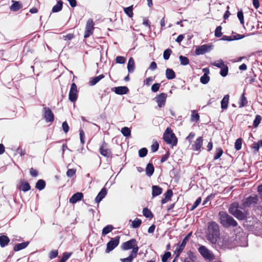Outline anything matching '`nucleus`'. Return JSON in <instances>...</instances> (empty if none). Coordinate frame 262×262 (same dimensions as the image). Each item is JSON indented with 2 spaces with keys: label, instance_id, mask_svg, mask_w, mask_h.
Returning <instances> with one entry per match:
<instances>
[{
  "label": "nucleus",
  "instance_id": "obj_1",
  "mask_svg": "<svg viewBox=\"0 0 262 262\" xmlns=\"http://www.w3.org/2000/svg\"><path fill=\"white\" fill-rule=\"evenodd\" d=\"M242 241L246 242L245 234L243 233H238V234H236L235 237H230L228 235H224L217 240L216 244L221 248H232L234 247L236 244L243 246L245 245H242L241 243Z\"/></svg>",
  "mask_w": 262,
  "mask_h": 262
},
{
  "label": "nucleus",
  "instance_id": "obj_2",
  "mask_svg": "<svg viewBox=\"0 0 262 262\" xmlns=\"http://www.w3.org/2000/svg\"><path fill=\"white\" fill-rule=\"evenodd\" d=\"M229 212L236 219L241 220L245 219L248 215V211L243 208L242 205H239L237 203H232L229 208Z\"/></svg>",
  "mask_w": 262,
  "mask_h": 262
},
{
  "label": "nucleus",
  "instance_id": "obj_3",
  "mask_svg": "<svg viewBox=\"0 0 262 262\" xmlns=\"http://www.w3.org/2000/svg\"><path fill=\"white\" fill-rule=\"evenodd\" d=\"M219 226L215 222H212L209 224L207 238L212 244H216L219 239Z\"/></svg>",
  "mask_w": 262,
  "mask_h": 262
},
{
  "label": "nucleus",
  "instance_id": "obj_4",
  "mask_svg": "<svg viewBox=\"0 0 262 262\" xmlns=\"http://www.w3.org/2000/svg\"><path fill=\"white\" fill-rule=\"evenodd\" d=\"M219 216L220 223L225 227H235L237 225V222L225 211L220 212Z\"/></svg>",
  "mask_w": 262,
  "mask_h": 262
},
{
  "label": "nucleus",
  "instance_id": "obj_5",
  "mask_svg": "<svg viewBox=\"0 0 262 262\" xmlns=\"http://www.w3.org/2000/svg\"><path fill=\"white\" fill-rule=\"evenodd\" d=\"M163 139L166 143L171 145L172 146H176L177 144V138L169 127H167L164 133Z\"/></svg>",
  "mask_w": 262,
  "mask_h": 262
},
{
  "label": "nucleus",
  "instance_id": "obj_6",
  "mask_svg": "<svg viewBox=\"0 0 262 262\" xmlns=\"http://www.w3.org/2000/svg\"><path fill=\"white\" fill-rule=\"evenodd\" d=\"M121 248L123 250H128L132 249L130 254L137 255L139 250L137 241L135 239L132 238L129 241L123 243Z\"/></svg>",
  "mask_w": 262,
  "mask_h": 262
},
{
  "label": "nucleus",
  "instance_id": "obj_7",
  "mask_svg": "<svg viewBox=\"0 0 262 262\" xmlns=\"http://www.w3.org/2000/svg\"><path fill=\"white\" fill-rule=\"evenodd\" d=\"M202 256L209 260H213L215 259V256L211 251L209 250L205 246H201L198 249Z\"/></svg>",
  "mask_w": 262,
  "mask_h": 262
},
{
  "label": "nucleus",
  "instance_id": "obj_8",
  "mask_svg": "<svg viewBox=\"0 0 262 262\" xmlns=\"http://www.w3.org/2000/svg\"><path fill=\"white\" fill-rule=\"evenodd\" d=\"M120 236H117L114 238H111V241L107 243L105 253H108L114 250L119 244Z\"/></svg>",
  "mask_w": 262,
  "mask_h": 262
},
{
  "label": "nucleus",
  "instance_id": "obj_9",
  "mask_svg": "<svg viewBox=\"0 0 262 262\" xmlns=\"http://www.w3.org/2000/svg\"><path fill=\"white\" fill-rule=\"evenodd\" d=\"M258 200L256 195L250 196L246 199L242 203V206L244 209L254 206L257 203Z\"/></svg>",
  "mask_w": 262,
  "mask_h": 262
},
{
  "label": "nucleus",
  "instance_id": "obj_10",
  "mask_svg": "<svg viewBox=\"0 0 262 262\" xmlns=\"http://www.w3.org/2000/svg\"><path fill=\"white\" fill-rule=\"evenodd\" d=\"M94 23L92 19H89L86 22L85 32H84V38H88L93 33L94 29Z\"/></svg>",
  "mask_w": 262,
  "mask_h": 262
},
{
  "label": "nucleus",
  "instance_id": "obj_11",
  "mask_svg": "<svg viewBox=\"0 0 262 262\" xmlns=\"http://www.w3.org/2000/svg\"><path fill=\"white\" fill-rule=\"evenodd\" d=\"M78 90L76 84L73 83L71 84V89L69 92V98L71 102H75L77 99Z\"/></svg>",
  "mask_w": 262,
  "mask_h": 262
},
{
  "label": "nucleus",
  "instance_id": "obj_12",
  "mask_svg": "<svg viewBox=\"0 0 262 262\" xmlns=\"http://www.w3.org/2000/svg\"><path fill=\"white\" fill-rule=\"evenodd\" d=\"M99 151L100 154L104 157H109L111 155V150L109 148L108 144L104 141L100 146Z\"/></svg>",
  "mask_w": 262,
  "mask_h": 262
},
{
  "label": "nucleus",
  "instance_id": "obj_13",
  "mask_svg": "<svg viewBox=\"0 0 262 262\" xmlns=\"http://www.w3.org/2000/svg\"><path fill=\"white\" fill-rule=\"evenodd\" d=\"M212 49V46L209 45H203L200 47H198L195 51V54L202 55L206 52L210 51Z\"/></svg>",
  "mask_w": 262,
  "mask_h": 262
},
{
  "label": "nucleus",
  "instance_id": "obj_14",
  "mask_svg": "<svg viewBox=\"0 0 262 262\" xmlns=\"http://www.w3.org/2000/svg\"><path fill=\"white\" fill-rule=\"evenodd\" d=\"M167 95L165 93H161L155 98L156 101L159 107H163L165 104Z\"/></svg>",
  "mask_w": 262,
  "mask_h": 262
},
{
  "label": "nucleus",
  "instance_id": "obj_15",
  "mask_svg": "<svg viewBox=\"0 0 262 262\" xmlns=\"http://www.w3.org/2000/svg\"><path fill=\"white\" fill-rule=\"evenodd\" d=\"M43 113L44 118L47 122H53L54 121V114L51 109L49 107H45L43 108Z\"/></svg>",
  "mask_w": 262,
  "mask_h": 262
},
{
  "label": "nucleus",
  "instance_id": "obj_16",
  "mask_svg": "<svg viewBox=\"0 0 262 262\" xmlns=\"http://www.w3.org/2000/svg\"><path fill=\"white\" fill-rule=\"evenodd\" d=\"M187 237H185L182 243L180 244V245H177V248L175 250V253L177 254H176V258H178L179 257V256H180L181 253L182 252V251L183 250V249H184L185 246H186V244L187 242Z\"/></svg>",
  "mask_w": 262,
  "mask_h": 262
},
{
  "label": "nucleus",
  "instance_id": "obj_17",
  "mask_svg": "<svg viewBox=\"0 0 262 262\" xmlns=\"http://www.w3.org/2000/svg\"><path fill=\"white\" fill-rule=\"evenodd\" d=\"M203 138L202 137H199L192 145V149L196 151L199 150L203 145Z\"/></svg>",
  "mask_w": 262,
  "mask_h": 262
},
{
  "label": "nucleus",
  "instance_id": "obj_18",
  "mask_svg": "<svg viewBox=\"0 0 262 262\" xmlns=\"http://www.w3.org/2000/svg\"><path fill=\"white\" fill-rule=\"evenodd\" d=\"M83 196V193L81 192H77L73 194L70 199L69 202L72 204H75L78 201H80Z\"/></svg>",
  "mask_w": 262,
  "mask_h": 262
},
{
  "label": "nucleus",
  "instance_id": "obj_19",
  "mask_svg": "<svg viewBox=\"0 0 262 262\" xmlns=\"http://www.w3.org/2000/svg\"><path fill=\"white\" fill-rule=\"evenodd\" d=\"M107 194V190L106 188H103L99 193L98 194L95 198V202L97 203L100 202V201Z\"/></svg>",
  "mask_w": 262,
  "mask_h": 262
},
{
  "label": "nucleus",
  "instance_id": "obj_20",
  "mask_svg": "<svg viewBox=\"0 0 262 262\" xmlns=\"http://www.w3.org/2000/svg\"><path fill=\"white\" fill-rule=\"evenodd\" d=\"M128 91V89L126 86H118L115 88V92L119 95H123L126 94Z\"/></svg>",
  "mask_w": 262,
  "mask_h": 262
},
{
  "label": "nucleus",
  "instance_id": "obj_21",
  "mask_svg": "<svg viewBox=\"0 0 262 262\" xmlns=\"http://www.w3.org/2000/svg\"><path fill=\"white\" fill-rule=\"evenodd\" d=\"M162 192V188L158 186H152V197L159 195Z\"/></svg>",
  "mask_w": 262,
  "mask_h": 262
},
{
  "label": "nucleus",
  "instance_id": "obj_22",
  "mask_svg": "<svg viewBox=\"0 0 262 262\" xmlns=\"http://www.w3.org/2000/svg\"><path fill=\"white\" fill-rule=\"evenodd\" d=\"M229 96L225 95L221 101V107L223 110H226L228 107L229 103Z\"/></svg>",
  "mask_w": 262,
  "mask_h": 262
},
{
  "label": "nucleus",
  "instance_id": "obj_23",
  "mask_svg": "<svg viewBox=\"0 0 262 262\" xmlns=\"http://www.w3.org/2000/svg\"><path fill=\"white\" fill-rule=\"evenodd\" d=\"M135 69V62L134 60L132 57H130L127 63V70L128 72L132 73L134 72Z\"/></svg>",
  "mask_w": 262,
  "mask_h": 262
},
{
  "label": "nucleus",
  "instance_id": "obj_24",
  "mask_svg": "<svg viewBox=\"0 0 262 262\" xmlns=\"http://www.w3.org/2000/svg\"><path fill=\"white\" fill-rule=\"evenodd\" d=\"M29 242H24L20 244H16L14 247V250L15 251H18L22 250L28 246Z\"/></svg>",
  "mask_w": 262,
  "mask_h": 262
},
{
  "label": "nucleus",
  "instance_id": "obj_25",
  "mask_svg": "<svg viewBox=\"0 0 262 262\" xmlns=\"http://www.w3.org/2000/svg\"><path fill=\"white\" fill-rule=\"evenodd\" d=\"M10 240L9 238L5 235L0 236V245L2 247H4L8 245Z\"/></svg>",
  "mask_w": 262,
  "mask_h": 262
},
{
  "label": "nucleus",
  "instance_id": "obj_26",
  "mask_svg": "<svg viewBox=\"0 0 262 262\" xmlns=\"http://www.w3.org/2000/svg\"><path fill=\"white\" fill-rule=\"evenodd\" d=\"M166 77L168 79H173L176 77V74L173 70L167 69L166 70Z\"/></svg>",
  "mask_w": 262,
  "mask_h": 262
},
{
  "label": "nucleus",
  "instance_id": "obj_27",
  "mask_svg": "<svg viewBox=\"0 0 262 262\" xmlns=\"http://www.w3.org/2000/svg\"><path fill=\"white\" fill-rule=\"evenodd\" d=\"M154 172V167L152 164L148 163L146 167V174L150 177Z\"/></svg>",
  "mask_w": 262,
  "mask_h": 262
},
{
  "label": "nucleus",
  "instance_id": "obj_28",
  "mask_svg": "<svg viewBox=\"0 0 262 262\" xmlns=\"http://www.w3.org/2000/svg\"><path fill=\"white\" fill-rule=\"evenodd\" d=\"M21 4L18 2H15L11 6L10 9L13 11H17L21 8Z\"/></svg>",
  "mask_w": 262,
  "mask_h": 262
},
{
  "label": "nucleus",
  "instance_id": "obj_29",
  "mask_svg": "<svg viewBox=\"0 0 262 262\" xmlns=\"http://www.w3.org/2000/svg\"><path fill=\"white\" fill-rule=\"evenodd\" d=\"M62 2L61 1H58L56 5H55L52 8L53 12H58L62 9Z\"/></svg>",
  "mask_w": 262,
  "mask_h": 262
},
{
  "label": "nucleus",
  "instance_id": "obj_30",
  "mask_svg": "<svg viewBox=\"0 0 262 262\" xmlns=\"http://www.w3.org/2000/svg\"><path fill=\"white\" fill-rule=\"evenodd\" d=\"M45 186H46V183L45 182V181H43V180H38L36 184V186L35 187L41 190H42L43 189H44V188L45 187Z\"/></svg>",
  "mask_w": 262,
  "mask_h": 262
},
{
  "label": "nucleus",
  "instance_id": "obj_31",
  "mask_svg": "<svg viewBox=\"0 0 262 262\" xmlns=\"http://www.w3.org/2000/svg\"><path fill=\"white\" fill-rule=\"evenodd\" d=\"M30 188V185L27 182H23L20 184V189L24 192L29 190Z\"/></svg>",
  "mask_w": 262,
  "mask_h": 262
},
{
  "label": "nucleus",
  "instance_id": "obj_32",
  "mask_svg": "<svg viewBox=\"0 0 262 262\" xmlns=\"http://www.w3.org/2000/svg\"><path fill=\"white\" fill-rule=\"evenodd\" d=\"M104 78V75L101 74L97 77H95L93 78L92 80L90 81L91 85H94L96 84L98 82H99L101 79Z\"/></svg>",
  "mask_w": 262,
  "mask_h": 262
},
{
  "label": "nucleus",
  "instance_id": "obj_33",
  "mask_svg": "<svg viewBox=\"0 0 262 262\" xmlns=\"http://www.w3.org/2000/svg\"><path fill=\"white\" fill-rule=\"evenodd\" d=\"M133 6L132 5L128 7L124 8V12L129 17H132L133 16Z\"/></svg>",
  "mask_w": 262,
  "mask_h": 262
},
{
  "label": "nucleus",
  "instance_id": "obj_34",
  "mask_svg": "<svg viewBox=\"0 0 262 262\" xmlns=\"http://www.w3.org/2000/svg\"><path fill=\"white\" fill-rule=\"evenodd\" d=\"M113 228H114L112 225H107L102 229V234L103 235H105L106 234L111 232Z\"/></svg>",
  "mask_w": 262,
  "mask_h": 262
},
{
  "label": "nucleus",
  "instance_id": "obj_35",
  "mask_svg": "<svg viewBox=\"0 0 262 262\" xmlns=\"http://www.w3.org/2000/svg\"><path fill=\"white\" fill-rule=\"evenodd\" d=\"M211 64L216 67L219 68H222L224 66H225L224 62L222 59H220L217 61H215L212 62L211 63Z\"/></svg>",
  "mask_w": 262,
  "mask_h": 262
},
{
  "label": "nucleus",
  "instance_id": "obj_36",
  "mask_svg": "<svg viewBox=\"0 0 262 262\" xmlns=\"http://www.w3.org/2000/svg\"><path fill=\"white\" fill-rule=\"evenodd\" d=\"M137 257V255L130 254L127 257L121 258L122 262H132L133 259Z\"/></svg>",
  "mask_w": 262,
  "mask_h": 262
},
{
  "label": "nucleus",
  "instance_id": "obj_37",
  "mask_svg": "<svg viewBox=\"0 0 262 262\" xmlns=\"http://www.w3.org/2000/svg\"><path fill=\"white\" fill-rule=\"evenodd\" d=\"M141 223V220L138 218H136L134 221L132 222V227L133 228H137L140 227Z\"/></svg>",
  "mask_w": 262,
  "mask_h": 262
},
{
  "label": "nucleus",
  "instance_id": "obj_38",
  "mask_svg": "<svg viewBox=\"0 0 262 262\" xmlns=\"http://www.w3.org/2000/svg\"><path fill=\"white\" fill-rule=\"evenodd\" d=\"M200 119L199 115L195 111H191V121H197Z\"/></svg>",
  "mask_w": 262,
  "mask_h": 262
},
{
  "label": "nucleus",
  "instance_id": "obj_39",
  "mask_svg": "<svg viewBox=\"0 0 262 262\" xmlns=\"http://www.w3.org/2000/svg\"><path fill=\"white\" fill-rule=\"evenodd\" d=\"M248 103L247 100L245 97L244 94H243L241 97V101L239 102V107H243L245 106Z\"/></svg>",
  "mask_w": 262,
  "mask_h": 262
},
{
  "label": "nucleus",
  "instance_id": "obj_40",
  "mask_svg": "<svg viewBox=\"0 0 262 262\" xmlns=\"http://www.w3.org/2000/svg\"><path fill=\"white\" fill-rule=\"evenodd\" d=\"M210 80V77L207 74H204L200 78V81L202 83L206 84L208 83Z\"/></svg>",
  "mask_w": 262,
  "mask_h": 262
},
{
  "label": "nucleus",
  "instance_id": "obj_41",
  "mask_svg": "<svg viewBox=\"0 0 262 262\" xmlns=\"http://www.w3.org/2000/svg\"><path fill=\"white\" fill-rule=\"evenodd\" d=\"M143 214L146 217L151 218L153 216L152 212L147 208L143 209Z\"/></svg>",
  "mask_w": 262,
  "mask_h": 262
},
{
  "label": "nucleus",
  "instance_id": "obj_42",
  "mask_svg": "<svg viewBox=\"0 0 262 262\" xmlns=\"http://www.w3.org/2000/svg\"><path fill=\"white\" fill-rule=\"evenodd\" d=\"M179 58L181 64L186 66L189 64V61L187 57L181 55Z\"/></svg>",
  "mask_w": 262,
  "mask_h": 262
},
{
  "label": "nucleus",
  "instance_id": "obj_43",
  "mask_svg": "<svg viewBox=\"0 0 262 262\" xmlns=\"http://www.w3.org/2000/svg\"><path fill=\"white\" fill-rule=\"evenodd\" d=\"M223 150L221 148H218L216 149L214 157V160H217L220 158L223 154Z\"/></svg>",
  "mask_w": 262,
  "mask_h": 262
},
{
  "label": "nucleus",
  "instance_id": "obj_44",
  "mask_svg": "<svg viewBox=\"0 0 262 262\" xmlns=\"http://www.w3.org/2000/svg\"><path fill=\"white\" fill-rule=\"evenodd\" d=\"M228 73V68L227 66L225 65L221 68V70L220 71V74L223 77H225L227 75Z\"/></svg>",
  "mask_w": 262,
  "mask_h": 262
},
{
  "label": "nucleus",
  "instance_id": "obj_45",
  "mask_svg": "<svg viewBox=\"0 0 262 262\" xmlns=\"http://www.w3.org/2000/svg\"><path fill=\"white\" fill-rule=\"evenodd\" d=\"M122 134L125 137H129L130 135V130L127 127H124L121 129Z\"/></svg>",
  "mask_w": 262,
  "mask_h": 262
},
{
  "label": "nucleus",
  "instance_id": "obj_46",
  "mask_svg": "<svg viewBox=\"0 0 262 262\" xmlns=\"http://www.w3.org/2000/svg\"><path fill=\"white\" fill-rule=\"evenodd\" d=\"M172 53L171 50L167 49L164 51L163 58L165 60H168L169 58L170 54Z\"/></svg>",
  "mask_w": 262,
  "mask_h": 262
},
{
  "label": "nucleus",
  "instance_id": "obj_47",
  "mask_svg": "<svg viewBox=\"0 0 262 262\" xmlns=\"http://www.w3.org/2000/svg\"><path fill=\"white\" fill-rule=\"evenodd\" d=\"M242 140L241 138L237 139L235 142V148L237 150H239L242 148Z\"/></svg>",
  "mask_w": 262,
  "mask_h": 262
},
{
  "label": "nucleus",
  "instance_id": "obj_48",
  "mask_svg": "<svg viewBox=\"0 0 262 262\" xmlns=\"http://www.w3.org/2000/svg\"><path fill=\"white\" fill-rule=\"evenodd\" d=\"M126 61V58L123 56H118L116 58V62L117 63L123 64Z\"/></svg>",
  "mask_w": 262,
  "mask_h": 262
},
{
  "label": "nucleus",
  "instance_id": "obj_49",
  "mask_svg": "<svg viewBox=\"0 0 262 262\" xmlns=\"http://www.w3.org/2000/svg\"><path fill=\"white\" fill-rule=\"evenodd\" d=\"M147 153V150L145 148H142L140 149L139 151V156L141 157H144Z\"/></svg>",
  "mask_w": 262,
  "mask_h": 262
},
{
  "label": "nucleus",
  "instance_id": "obj_50",
  "mask_svg": "<svg viewBox=\"0 0 262 262\" xmlns=\"http://www.w3.org/2000/svg\"><path fill=\"white\" fill-rule=\"evenodd\" d=\"M222 27L221 26H218L216 28L215 30V36L217 37H220L222 36Z\"/></svg>",
  "mask_w": 262,
  "mask_h": 262
},
{
  "label": "nucleus",
  "instance_id": "obj_51",
  "mask_svg": "<svg viewBox=\"0 0 262 262\" xmlns=\"http://www.w3.org/2000/svg\"><path fill=\"white\" fill-rule=\"evenodd\" d=\"M71 253L65 252L63 253L62 258L59 260V262H66L68 258L70 257Z\"/></svg>",
  "mask_w": 262,
  "mask_h": 262
},
{
  "label": "nucleus",
  "instance_id": "obj_52",
  "mask_svg": "<svg viewBox=\"0 0 262 262\" xmlns=\"http://www.w3.org/2000/svg\"><path fill=\"white\" fill-rule=\"evenodd\" d=\"M171 253L170 252H166L162 257V261L163 262L167 261V259L170 257Z\"/></svg>",
  "mask_w": 262,
  "mask_h": 262
},
{
  "label": "nucleus",
  "instance_id": "obj_53",
  "mask_svg": "<svg viewBox=\"0 0 262 262\" xmlns=\"http://www.w3.org/2000/svg\"><path fill=\"white\" fill-rule=\"evenodd\" d=\"M261 119V118L260 116L257 115L255 117V119L254 122H253V125L255 127H257L260 123Z\"/></svg>",
  "mask_w": 262,
  "mask_h": 262
},
{
  "label": "nucleus",
  "instance_id": "obj_54",
  "mask_svg": "<svg viewBox=\"0 0 262 262\" xmlns=\"http://www.w3.org/2000/svg\"><path fill=\"white\" fill-rule=\"evenodd\" d=\"M187 254V257H186V258L195 261L196 256H195L193 252H192L191 251H188Z\"/></svg>",
  "mask_w": 262,
  "mask_h": 262
},
{
  "label": "nucleus",
  "instance_id": "obj_55",
  "mask_svg": "<svg viewBox=\"0 0 262 262\" xmlns=\"http://www.w3.org/2000/svg\"><path fill=\"white\" fill-rule=\"evenodd\" d=\"M172 191L171 189H168L166 192L164 194L165 198L167 199L168 200H170L171 197L172 195Z\"/></svg>",
  "mask_w": 262,
  "mask_h": 262
},
{
  "label": "nucleus",
  "instance_id": "obj_56",
  "mask_svg": "<svg viewBox=\"0 0 262 262\" xmlns=\"http://www.w3.org/2000/svg\"><path fill=\"white\" fill-rule=\"evenodd\" d=\"M237 17L238 19L240 20V22L242 24H244V15L242 11H239L237 12Z\"/></svg>",
  "mask_w": 262,
  "mask_h": 262
},
{
  "label": "nucleus",
  "instance_id": "obj_57",
  "mask_svg": "<svg viewBox=\"0 0 262 262\" xmlns=\"http://www.w3.org/2000/svg\"><path fill=\"white\" fill-rule=\"evenodd\" d=\"M62 127L63 132L65 133H67L69 130V126L66 121L63 122Z\"/></svg>",
  "mask_w": 262,
  "mask_h": 262
},
{
  "label": "nucleus",
  "instance_id": "obj_58",
  "mask_svg": "<svg viewBox=\"0 0 262 262\" xmlns=\"http://www.w3.org/2000/svg\"><path fill=\"white\" fill-rule=\"evenodd\" d=\"M160 83H155L151 86V91L153 92H157L160 88Z\"/></svg>",
  "mask_w": 262,
  "mask_h": 262
},
{
  "label": "nucleus",
  "instance_id": "obj_59",
  "mask_svg": "<svg viewBox=\"0 0 262 262\" xmlns=\"http://www.w3.org/2000/svg\"><path fill=\"white\" fill-rule=\"evenodd\" d=\"M76 173V170L75 169H69L67 172V175L69 177H73Z\"/></svg>",
  "mask_w": 262,
  "mask_h": 262
},
{
  "label": "nucleus",
  "instance_id": "obj_60",
  "mask_svg": "<svg viewBox=\"0 0 262 262\" xmlns=\"http://www.w3.org/2000/svg\"><path fill=\"white\" fill-rule=\"evenodd\" d=\"M159 148V144L157 142H155L151 146V149L152 152H156Z\"/></svg>",
  "mask_w": 262,
  "mask_h": 262
},
{
  "label": "nucleus",
  "instance_id": "obj_61",
  "mask_svg": "<svg viewBox=\"0 0 262 262\" xmlns=\"http://www.w3.org/2000/svg\"><path fill=\"white\" fill-rule=\"evenodd\" d=\"M201 198H199L195 201V202L193 204V206H192L191 210H192L194 209L196 207H198V206L201 203Z\"/></svg>",
  "mask_w": 262,
  "mask_h": 262
},
{
  "label": "nucleus",
  "instance_id": "obj_62",
  "mask_svg": "<svg viewBox=\"0 0 262 262\" xmlns=\"http://www.w3.org/2000/svg\"><path fill=\"white\" fill-rule=\"evenodd\" d=\"M58 253L57 250L52 251L50 253V258L51 259L55 258L57 256Z\"/></svg>",
  "mask_w": 262,
  "mask_h": 262
},
{
  "label": "nucleus",
  "instance_id": "obj_63",
  "mask_svg": "<svg viewBox=\"0 0 262 262\" xmlns=\"http://www.w3.org/2000/svg\"><path fill=\"white\" fill-rule=\"evenodd\" d=\"M74 35L73 34L69 33L67 34L66 35L63 36V38L64 40H71L73 38Z\"/></svg>",
  "mask_w": 262,
  "mask_h": 262
},
{
  "label": "nucleus",
  "instance_id": "obj_64",
  "mask_svg": "<svg viewBox=\"0 0 262 262\" xmlns=\"http://www.w3.org/2000/svg\"><path fill=\"white\" fill-rule=\"evenodd\" d=\"M30 174L32 176V177H37V175H38V172L36 170L33 169V168H31L30 169Z\"/></svg>",
  "mask_w": 262,
  "mask_h": 262
}]
</instances>
